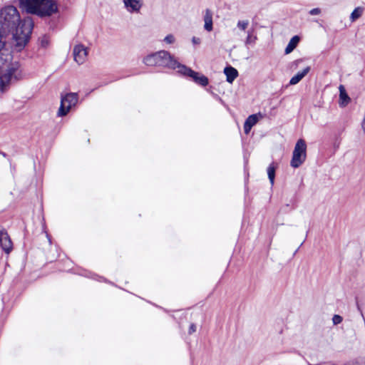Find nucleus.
<instances>
[{"instance_id": "1", "label": "nucleus", "mask_w": 365, "mask_h": 365, "mask_svg": "<svg viewBox=\"0 0 365 365\" xmlns=\"http://www.w3.org/2000/svg\"><path fill=\"white\" fill-rule=\"evenodd\" d=\"M31 19L20 20L17 9L7 6L0 11V52L4 48L7 35L11 34L15 46L21 50L28 43L33 29Z\"/></svg>"}, {"instance_id": "2", "label": "nucleus", "mask_w": 365, "mask_h": 365, "mask_svg": "<svg viewBox=\"0 0 365 365\" xmlns=\"http://www.w3.org/2000/svg\"><path fill=\"white\" fill-rule=\"evenodd\" d=\"M22 9L40 17L51 16L58 11L56 0H19Z\"/></svg>"}, {"instance_id": "3", "label": "nucleus", "mask_w": 365, "mask_h": 365, "mask_svg": "<svg viewBox=\"0 0 365 365\" xmlns=\"http://www.w3.org/2000/svg\"><path fill=\"white\" fill-rule=\"evenodd\" d=\"M307 158V144L304 140L299 139L294 146L290 165L297 168L302 165Z\"/></svg>"}, {"instance_id": "4", "label": "nucleus", "mask_w": 365, "mask_h": 365, "mask_svg": "<svg viewBox=\"0 0 365 365\" xmlns=\"http://www.w3.org/2000/svg\"><path fill=\"white\" fill-rule=\"evenodd\" d=\"M19 73L17 63L11 64L6 68H0V94L7 89L11 78L14 76L16 78Z\"/></svg>"}, {"instance_id": "5", "label": "nucleus", "mask_w": 365, "mask_h": 365, "mask_svg": "<svg viewBox=\"0 0 365 365\" xmlns=\"http://www.w3.org/2000/svg\"><path fill=\"white\" fill-rule=\"evenodd\" d=\"M78 101L77 93H68L61 96V105L58 108V116L63 117L66 115L72 107L75 106Z\"/></svg>"}, {"instance_id": "6", "label": "nucleus", "mask_w": 365, "mask_h": 365, "mask_svg": "<svg viewBox=\"0 0 365 365\" xmlns=\"http://www.w3.org/2000/svg\"><path fill=\"white\" fill-rule=\"evenodd\" d=\"M157 66L178 70L180 63L168 51L162 50L155 53Z\"/></svg>"}, {"instance_id": "7", "label": "nucleus", "mask_w": 365, "mask_h": 365, "mask_svg": "<svg viewBox=\"0 0 365 365\" xmlns=\"http://www.w3.org/2000/svg\"><path fill=\"white\" fill-rule=\"evenodd\" d=\"M178 72L185 76L190 77L195 83L202 86H206L209 83L208 78L205 76L200 74V73L196 72L181 63L178 66Z\"/></svg>"}, {"instance_id": "8", "label": "nucleus", "mask_w": 365, "mask_h": 365, "mask_svg": "<svg viewBox=\"0 0 365 365\" xmlns=\"http://www.w3.org/2000/svg\"><path fill=\"white\" fill-rule=\"evenodd\" d=\"M74 61L79 65L83 64L88 56V48L83 44H77L73 51Z\"/></svg>"}, {"instance_id": "9", "label": "nucleus", "mask_w": 365, "mask_h": 365, "mask_svg": "<svg viewBox=\"0 0 365 365\" xmlns=\"http://www.w3.org/2000/svg\"><path fill=\"white\" fill-rule=\"evenodd\" d=\"M0 247L6 254H9L13 249V244L7 232L1 228H0Z\"/></svg>"}, {"instance_id": "10", "label": "nucleus", "mask_w": 365, "mask_h": 365, "mask_svg": "<svg viewBox=\"0 0 365 365\" xmlns=\"http://www.w3.org/2000/svg\"><path fill=\"white\" fill-rule=\"evenodd\" d=\"M124 6L129 13H138L143 4V0H123Z\"/></svg>"}, {"instance_id": "11", "label": "nucleus", "mask_w": 365, "mask_h": 365, "mask_svg": "<svg viewBox=\"0 0 365 365\" xmlns=\"http://www.w3.org/2000/svg\"><path fill=\"white\" fill-rule=\"evenodd\" d=\"M261 113L250 115L244 123V130L246 134H248L252 128L258 122V120L263 118Z\"/></svg>"}, {"instance_id": "12", "label": "nucleus", "mask_w": 365, "mask_h": 365, "mask_svg": "<svg viewBox=\"0 0 365 365\" xmlns=\"http://www.w3.org/2000/svg\"><path fill=\"white\" fill-rule=\"evenodd\" d=\"M204 22V29L208 32L212 31L213 29L212 12L208 9H207L205 12Z\"/></svg>"}, {"instance_id": "13", "label": "nucleus", "mask_w": 365, "mask_h": 365, "mask_svg": "<svg viewBox=\"0 0 365 365\" xmlns=\"http://www.w3.org/2000/svg\"><path fill=\"white\" fill-rule=\"evenodd\" d=\"M310 67L307 66L302 71H299L296 75H294L289 81L290 85H296L297 84L309 71Z\"/></svg>"}, {"instance_id": "14", "label": "nucleus", "mask_w": 365, "mask_h": 365, "mask_svg": "<svg viewBox=\"0 0 365 365\" xmlns=\"http://www.w3.org/2000/svg\"><path fill=\"white\" fill-rule=\"evenodd\" d=\"M339 90V106L341 107L346 106L350 101V98L346 93V89L344 86L340 85Z\"/></svg>"}, {"instance_id": "15", "label": "nucleus", "mask_w": 365, "mask_h": 365, "mask_svg": "<svg viewBox=\"0 0 365 365\" xmlns=\"http://www.w3.org/2000/svg\"><path fill=\"white\" fill-rule=\"evenodd\" d=\"M224 73L226 76L227 81L229 83H232L238 76V71L236 68L232 66L225 67L224 69Z\"/></svg>"}, {"instance_id": "16", "label": "nucleus", "mask_w": 365, "mask_h": 365, "mask_svg": "<svg viewBox=\"0 0 365 365\" xmlns=\"http://www.w3.org/2000/svg\"><path fill=\"white\" fill-rule=\"evenodd\" d=\"M299 42V38L297 36H293L289 41L287 47L285 48L284 52L286 54H289L294 51Z\"/></svg>"}, {"instance_id": "17", "label": "nucleus", "mask_w": 365, "mask_h": 365, "mask_svg": "<svg viewBox=\"0 0 365 365\" xmlns=\"http://www.w3.org/2000/svg\"><path fill=\"white\" fill-rule=\"evenodd\" d=\"M277 167V165L272 163L267 168V175L272 185H273L274 182L275 171Z\"/></svg>"}, {"instance_id": "18", "label": "nucleus", "mask_w": 365, "mask_h": 365, "mask_svg": "<svg viewBox=\"0 0 365 365\" xmlns=\"http://www.w3.org/2000/svg\"><path fill=\"white\" fill-rule=\"evenodd\" d=\"M364 9L361 6H358L354 9V10L351 12L350 15V21L351 22L356 21L358 19H359L363 13H364Z\"/></svg>"}, {"instance_id": "19", "label": "nucleus", "mask_w": 365, "mask_h": 365, "mask_svg": "<svg viewBox=\"0 0 365 365\" xmlns=\"http://www.w3.org/2000/svg\"><path fill=\"white\" fill-rule=\"evenodd\" d=\"M143 63L148 66H157L155 53L145 56L143 59Z\"/></svg>"}, {"instance_id": "20", "label": "nucleus", "mask_w": 365, "mask_h": 365, "mask_svg": "<svg viewBox=\"0 0 365 365\" xmlns=\"http://www.w3.org/2000/svg\"><path fill=\"white\" fill-rule=\"evenodd\" d=\"M257 39V36L253 34V31H247V36L245 39V45H254Z\"/></svg>"}, {"instance_id": "21", "label": "nucleus", "mask_w": 365, "mask_h": 365, "mask_svg": "<svg viewBox=\"0 0 365 365\" xmlns=\"http://www.w3.org/2000/svg\"><path fill=\"white\" fill-rule=\"evenodd\" d=\"M249 25V21L248 20H240L238 21L237 24V26L239 29L242 31H245Z\"/></svg>"}, {"instance_id": "22", "label": "nucleus", "mask_w": 365, "mask_h": 365, "mask_svg": "<svg viewBox=\"0 0 365 365\" xmlns=\"http://www.w3.org/2000/svg\"><path fill=\"white\" fill-rule=\"evenodd\" d=\"M166 44H173L175 42V37L173 34L167 35L163 40Z\"/></svg>"}, {"instance_id": "23", "label": "nucleus", "mask_w": 365, "mask_h": 365, "mask_svg": "<svg viewBox=\"0 0 365 365\" xmlns=\"http://www.w3.org/2000/svg\"><path fill=\"white\" fill-rule=\"evenodd\" d=\"M332 322L335 325L339 324L342 322V317L338 314H335L332 318Z\"/></svg>"}, {"instance_id": "24", "label": "nucleus", "mask_w": 365, "mask_h": 365, "mask_svg": "<svg viewBox=\"0 0 365 365\" xmlns=\"http://www.w3.org/2000/svg\"><path fill=\"white\" fill-rule=\"evenodd\" d=\"M321 12H322V11L319 8H314V9H311L309 11V14L312 16H316V15L320 14Z\"/></svg>"}, {"instance_id": "25", "label": "nucleus", "mask_w": 365, "mask_h": 365, "mask_svg": "<svg viewBox=\"0 0 365 365\" xmlns=\"http://www.w3.org/2000/svg\"><path fill=\"white\" fill-rule=\"evenodd\" d=\"M48 38H47L46 37H45V36H44V37H43V38H41V46H43V47H46V46H48Z\"/></svg>"}, {"instance_id": "26", "label": "nucleus", "mask_w": 365, "mask_h": 365, "mask_svg": "<svg viewBox=\"0 0 365 365\" xmlns=\"http://www.w3.org/2000/svg\"><path fill=\"white\" fill-rule=\"evenodd\" d=\"M196 331V326L194 324H191L188 330V333L192 334Z\"/></svg>"}, {"instance_id": "27", "label": "nucleus", "mask_w": 365, "mask_h": 365, "mask_svg": "<svg viewBox=\"0 0 365 365\" xmlns=\"http://www.w3.org/2000/svg\"><path fill=\"white\" fill-rule=\"evenodd\" d=\"M192 42L194 43V44H200L201 43V39L198 37H192Z\"/></svg>"}, {"instance_id": "28", "label": "nucleus", "mask_w": 365, "mask_h": 365, "mask_svg": "<svg viewBox=\"0 0 365 365\" xmlns=\"http://www.w3.org/2000/svg\"><path fill=\"white\" fill-rule=\"evenodd\" d=\"M301 62H302V60H301V59H298V60L295 61L294 62V63L296 66H297V65H298L299 63H301Z\"/></svg>"}, {"instance_id": "29", "label": "nucleus", "mask_w": 365, "mask_h": 365, "mask_svg": "<svg viewBox=\"0 0 365 365\" xmlns=\"http://www.w3.org/2000/svg\"><path fill=\"white\" fill-rule=\"evenodd\" d=\"M0 154H1L4 157L6 156V154L5 153L0 152Z\"/></svg>"}]
</instances>
